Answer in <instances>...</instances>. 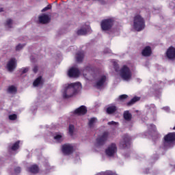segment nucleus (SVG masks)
<instances>
[{"label":"nucleus","mask_w":175,"mask_h":175,"mask_svg":"<svg viewBox=\"0 0 175 175\" xmlns=\"http://www.w3.org/2000/svg\"><path fill=\"white\" fill-rule=\"evenodd\" d=\"M83 58H84V53L83 52H79L76 55V59L77 62H82Z\"/></svg>","instance_id":"4be33fe9"},{"label":"nucleus","mask_w":175,"mask_h":175,"mask_svg":"<svg viewBox=\"0 0 175 175\" xmlns=\"http://www.w3.org/2000/svg\"><path fill=\"white\" fill-rule=\"evenodd\" d=\"M25 46V44H19L16 46V51H20V50H23V49H24Z\"/></svg>","instance_id":"2f4dec72"},{"label":"nucleus","mask_w":175,"mask_h":175,"mask_svg":"<svg viewBox=\"0 0 175 175\" xmlns=\"http://www.w3.org/2000/svg\"><path fill=\"white\" fill-rule=\"evenodd\" d=\"M29 69L28 68H24L21 70V74L24 75V73H27Z\"/></svg>","instance_id":"e433bc0d"},{"label":"nucleus","mask_w":175,"mask_h":175,"mask_svg":"<svg viewBox=\"0 0 175 175\" xmlns=\"http://www.w3.org/2000/svg\"><path fill=\"white\" fill-rule=\"evenodd\" d=\"M148 128L150 131H153V132H157V126H155V125H154V124H149L148 126Z\"/></svg>","instance_id":"7c9ffc66"},{"label":"nucleus","mask_w":175,"mask_h":175,"mask_svg":"<svg viewBox=\"0 0 175 175\" xmlns=\"http://www.w3.org/2000/svg\"><path fill=\"white\" fill-rule=\"evenodd\" d=\"M148 111L150 113H152V114H155V112L157 111V108L155 107V105L152 104L150 106L148 107Z\"/></svg>","instance_id":"a878e982"},{"label":"nucleus","mask_w":175,"mask_h":175,"mask_svg":"<svg viewBox=\"0 0 175 175\" xmlns=\"http://www.w3.org/2000/svg\"><path fill=\"white\" fill-rule=\"evenodd\" d=\"M105 54H110L111 53V51L109 49H107L104 51Z\"/></svg>","instance_id":"58836bf2"},{"label":"nucleus","mask_w":175,"mask_h":175,"mask_svg":"<svg viewBox=\"0 0 175 175\" xmlns=\"http://www.w3.org/2000/svg\"><path fill=\"white\" fill-rule=\"evenodd\" d=\"M162 110H164L166 113H169V111H170V108L169 107H164L162 108Z\"/></svg>","instance_id":"4c0bfd02"},{"label":"nucleus","mask_w":175,"mask_h":175,"mask_svg":"<svg viewBox=\"0 0 175 175\" xmlns=\"http://www.w3.org/2000/svg\"><path fill=\"white\" fill-rule=\"evenodd\" d=\"M164 146L165 148H170L174 145L175 133H170L164 137Z\"/></svg>","instance_id":"423d86ee"},{"label":"nucleus","mask_w":175,"mask_h":175,"mask_svg":"<svg viewBox=\"0 0 175 175\" xmlns=\"http://www.w3.org/2000/svg\"><path fill=\"white\" fill-rule=\"evenodd\" d=\"M3 12V8H0V12Z\"/></svg>","instance_id":"c03bdc74"},{"label":"nucleus","mask_w":175,"mask_h":175,"mask_svg":"<svg viewBox=\"0 0 175 175\" xmlns=\"http://www.w3.org/2000/svg\"><path fill=\"white\" fill-rule=\"evenodd\" d=\"M33 85V87H40V85H43V78L42 76L38 77L34 80Z\"/></svg>","instance_id":"6ab92c4d"},{"label":"nucleus","mask_w":175,"mask_h":175,"mask_svg":"<svg viewBox=\"0 0 175 175\" xmlns=\"http://www.w3.org/2000/svg\"><path fill=\"white\" fill-rule=\"evenodd\" d=\"M4 25L7 28H12L13 27V20L10 18L7 19L4 23Z\"/></svg>","instance_id":"b1692460"},{"label":"nucleus","mask_w":175,"mask_h":175,"mask_svg":"<svg viewBox=\"0 0 175 175\" xmlns=\"http://www.w3.org/2000/svg\"><path fill=\"white\" fill-rule=\"evenodd\" d=\"M33 71L34 72V73H36V72H38V66H34Z\"/></svg>","instance_id":"79ce46f5"},{"label":"nucleus","mask_w":175,"mask_h":175,"mask_svg":"<svg viewBox=\"0 0 175 175\" xmlns=\"http://www.w3.org/2000/svg\"><path fill=\"white\" fill-rule=\"evenodd\" d=\"M166 55L169 59H175V48L170 46L167 50Z\"/></svg>","instance_id":"f3484780"},{"label":"nucleus","mask_w":175,"mask_h":175,"mask_svg":"<svg viewBox=\"0 0 175 175\" xmlns=\"http://www.w3.org/2000/svg\"><path fill=\"white\" fill-rule=\"evenodd\" d=\"M133 29L137 31V32H140V31H143L144 28H146V20L140 14H136L133 17Z\"/></svg>","instance_id":"20e7f679"},{"label":"nucleus","mask_w":175,"mask_h":175,"mask_svg":"<svg viewBox=\"0 0 175 175\" xmlns=\"http://www.w3.org/2000/svg\"><path fill=\"white\" fill-rule=\"evenodd\" d=\"M39 22L41 24H47L50 23V16L46 14H42L38 17Z\"/></svg>","instance_id":"dca6fc26"},{"label":"nucleus","mask_w":175,"mask_h":175,"mask_svg":"<svg viewBox=\"0 0 175 175\" xmlns=\"http://www.w3.org/2000/svg\"><path fill=\"white\" fill-rule=\"evenodd\" d=\"M138 100H140V98L135 96V97L133 98L131 100V101L127 103V105H128L129 106H131V105H133L134 103H136V102H137Z\"/></svg>","instance_id":"c85d7f7f"},{"label":"nucleus","mask_w":175,"mask_h":175,"mask_svg":"<svg viewBox=\"0 0 175 175\" xmlns=\"http://www.w3.org/2000/svg\"><path fill=\"white\" fill-rule=\"evenodd\" d=\"M21 142V141H17L12 145V146L11 147L12 151H16V150H18V148H20Z\"/></svg>","instance_id":"bb28decb"},{"label":"nucleus","mask_w":175,"mask_h":175,"mask_svg":"<svg viewBox=\"0 0 175 175\" xmlns=\"http://www.w3.org/2000/svg\"><path fill=\"white\" fill-rule=\"evenodd\" d=\"M109 137V133L105 132L101 135H99L96 139V146H103L106 140Z\"/></svg>","instance_id":"1a4fd4ad"},{"label":"nucleus","mask_w":175,"mask_h":175,"mask_svg":"<svg viewBox=\"0 0 175 175\" xmlns=\"http://www.w3.org/2000/svg\"><path fill=\"white\" fill-rule=\"evenodd\" d=\"M62 151L64 155H70L73 152V145L70 144H64L62 146Z\"/></svg>","instance_id":"9d476101"},{"label":"nucleus","mask_w":175,"mask_h":175,"mask_svg":"<svg viewBox=\"0 0 175 175\" xmlns=\"http://www.w3.org/2000/svg\"><path fill=\"white\" fill-rule=\"evenodd\" d=\"M87 113V107L85 106L82 105L78 109L74 111V114L76 116H84V114Z\"/></svg>","instance_id":"2eb2a0df"},{"label":"nucleus","mask_w":175,"mask_h":175,"mask_svg":"<svg viewBox=\"0 0 175 175\" xmlns=\"http://www.w3.org/2000/svg\"><path fill=\"white\" fill-rule=\"evenodd\" d=\"M37 109V107L36 106H34V107H31V111L33 113V111H35V110H36Z\"/></svg>","instance_id":"a19ab883"},{"label":"nucleus","mask_w":175,"mask_h":175,"mask_svg":"<svg viewBox=\"0 0 175 175\" xmlns=\"http://www.w3.org/2000/svg\"><path fill=\"white\" fill-rule=\"evenodd\" d=\"M131 146V137L128 135H124L120 142V148H129Z\"/></svg>","instance_id":"6e6552de"},{"label":"nucleus","mask_w":175,"mask_h":175,"mask_svg":"<svg viewBox=\"0 0 175 175\" xmlns=\"http://www.w3.org/2000/svg\"><path fill=\"white\" fill-rule=\"evenodd\" d=\"M17 68V60L16 58H12L7 64V69L8 72H13Z\"/></svg>","instance_id":"9b49d317"},{"label":"nucleus","mask_w":175,"mask_h":175,"mask_svg":"<svg viewBox=\"0 0 175 175\" xmlns=\"http://www.w3.org/2000/svg\"><path fill=\"white\" fill-rule=\"evenodd\" d=\"M155 92H156V94L159 93V95H161V91L156 90Z\"/></svg>","instance_id":"37998d69"},{"label":"nucleus","mask_w":175,"mask_h":175,"mask_svg":"<svg viewBox=\"0 0 175 175\" xmlns=\"http://www.w3.org/2000/svg\"><path fill=\"white\" fill-rule=\"evenodd\" d=\"M105 154L107 157H114L117 154V145L111 144L105 150Z\"/></svg>","instance_id":"0eeeda50"},{"label":"nucleus","mask_w":175,"mask_h":175,"mask_svg":"<svg viewBox=\"0 0 175 175\" xmlns=\"http://www.w3.org/2000/svg\"><path fill=\"white\" fill-rule=\"evenodd\" d=\"M113 25H114V18H113L104 19L100 23L101 29L104 32L110 31L113 28Z\"/></svg>","instance_id":"39448f33"},{"label":"nucleus","mask_w":175,"mask_h":175,"mask_svg":"<svg viewBox=\"0 0 175 175\" xmlns=\"http://www.w3.org/2000/svg\"><path fill=\"white\" fill-rule=\"evenodd\" d=\"M21 172V168L18 167L15 168V173H20Z\"/></svg>","instance_id":"ea45409f"},{"label":"nucleus","mask_w":175,"mask_h":175,"mask_svg":"<svg viewBox=\"0 0 175 175\" xmlns=\"http://www.w3.org/2000/svg\"><path fill=\"white\" fill-rule=\"evenodd\" d=\"M117 110H118V108L116 107V105H111L107 108V113L108 114H114V113H116Z\"/></svg>","instance_id":"aec40b11"},{"label":"nucleus","mask_w":175,"mask_h":175,"mask_svg":"<svg viewBox=\"0 0 175 175\" xmlns=\"http://www.w3.org/2000/svg\"><path fill=\"white\" fill-rule=\"evenodd\" d=\"M128 98V96L126 95V94H122V95H120L118 98V100H121L122 102L125 100V99H126Z\"/></svg>","instance_id":"f704fd0d"},{"label":"nucleus","mask_w":175,"mask_h":175,"mask_svg":"<svg viewBox=\"0 0 175 175\" xmlns=\"http://www.w3.org/2000/svg\"><path fill=\"white\" fill-rule=\"evenodd\" d=\"M83 73L86 80L94 81V85L96 88H103L107 83V77L105 74L99 71H94L90 66L86 67Z\"/></svg>","instance_id":"f257e3e1"},{"label":"nucleus","mask_w":175,"mask_h":175,"mask_svg":"<svg viewBox=\"0 0 175 175\" xmlns=\"http://www.w3.org/2000/svg\"><path fill=\"white\" fill-rule=\"evenodd\" d=\"M124 118L126 121H131L132 120V114L129 113V111H126L124 112Z\"/></svg>","instance_id":"5701e85b"},{"label":"nucleus","mask_w":175,"mask_h":175,"mask_svg":"<svg viewBox=\"0 0 175 175\" xmlns=\"http://www.w3.org/2000/svg\"><path fill=\"white\" fill-rule=\"evenodd\" d=\"M80 90H81V83L79 82L66 83L63 85L61 90L62 96L64 99H69L77 95Z\"/></svg>","instance_id":"f03ea898"},{"label":"nucleus","mask_w":175,"mask_h":175,"mask_svg":"<svg viewBox=\"0 0 175 175\" xmlns=\"http://www.w3.org/2000/svg\"><path fill=\"white\" fill-rule=\"evenodd\" d=\"M68 75L69 77H79L80 76V71L77 67H72L69 69Z\"/></svg>","instance_id":"f8f14e48"},{"label":"nucleus","mask_w":175,"mask_h":175,"mask_svg":"<svg viewBox=\"0 0 175 175\" xmlns=\"http://www.w3.org/2000/svg\"><path fill=\"white\" fill-rule=\"evenodd\" d=\"M73 132H75V126L70 124L69 133H70V136L73 135Z\"/></svg>","instance_id":"c756f323"},{"label":"nucleus","mask_w":175,"mask_h":175,"mask_svg":"<svg viewBox=\"0 0 175 175\" xmlns=\"http://www.w3.org/2000/svg\"><path fill=\"white\" fill-rule=\"evenodd\" d=\"M50 9H51V5H48L46 7L42 10V12H47V10H50Z\"/></svg>","instance_id":"c9c22d12"},{"label":"nucleus","mask_w":175,"mask_h":175,"mask_svg":"<svg viewBox=\"0 0 175 175\" xmlns=\"http://www.w3.org/2000/svg\"><path fill=\"white\" fill-rule=\"evenodd\" d=\"M9 94H16L17 92V88L14 85H11L8 89Z\"/></svg>","instance_id":"393cba45"},{"label":"nucleus","mask_w":175,"mask_h":175,"mask_svg":"<svg viewBox=\"0 0 175 175\" xmlns=\"http://www.w3.org/2000/svg\"><path fill=\"white\" fill-rule=\"evenodd\" d=\"M111 64L116 72H118V75L123 81H131L132 80V70L128 66L123 65L120 69L118 63L116 60H112Z\"/></svg>","instance_id":"7ed1b4c3"},{"label":"nucleus","mask_w":175,"mask_h":175,"mask_svg":"<svg viewBox=\"0 0 175 175\" xmlns=\"http://www.w3.org/2000/svg\"><path fill=\"white\" fill-rule=\"evenodd\" d=\"M29 172H31V173H38V172H39V167L38 165H32L29 168Z\"/></svg>","instance_id":"cd10ccee"},{"label":"nucleus","mask_w":175,"mask_h":175,"mask_svg":"<svg viewBox=\"0 0 175 175\" xmlns=\"http://www.w3.org/2000/svg\"><path fill=\"white\" fill-rule=\"evenodd\" d=\"M77 35H86V33H91V27L85 25L77 31Z\"/></svg>","instance_id":"ddd939ff"},{"label":"nucleus","mask_w":175,"mask_h":175,"mask_svg":"<svg viewBox=\"0 0 175 175\" xmlns=\"http://www.w3.org/2000/svg\"><path fill=\"white\" fill-rule=\"evenodd\" d=\"M138 80H139V83H140V81H142V79H138Z\"/></svg>","instance_id":"a18cd8bd"},{"label":"nucleus","mask_w":175,"mask_h":175,"mask_svg":"<svg viewBox=\"0 0 175 175\" xmlns=\"http://www.w3.org/2000/svg\"><path fill=\"white\" fill-rule=\"evenodd\" d=\"M98 124V119L96 118H92L89 119L88 126L89 128H94Z\"/></svg>","instance_id":"412c9836"},{"label":"nucleus","mask_w":175,"mask_h":175,"mask_svg":"<svg viewBox=\"0 0 175 175\" xmlns=\"http://www.w3.org/2000/svg\"><path fill=\"white\" fill-rule=\"evenodd\" d=\"M53 140L55 143H62V141L65 140V135L63 133H55L53 135Z\"/></svg>","instance_id":"4468645a"},{"label":"nucleus","mask_w":175,"mask_h":175,"mask_svg":"<svg viewBox=\"0 0 175 175\" xmlns=\"http://www.w3.org/2000/svg\"><path fill=\"white\" fill-rule=\"evenodd\" d=\"M142 54L144 57H150V55L152 54V49H151V46H145L142 51Z\"/></svg>","instance_id":"a211bd4d"},{"label":"nucleus","mask_w":175,"mask_h":175,"mask_svg":"<svg viewBox=\"0 0 175 175\" xmlns=\"http://www.w3.org/2000/svg\"><path fill=\"white\" fill-rule=\"evenodd\" d=\"M107 124L109 126H118V122H117L111 121L109 122Z\"/></svg>","instance_id":"72a5a7b5"},{"label":"nucleus","mask_w":175,"mask_h":175,"mask_svg":"<svg viewBox=\"0 0 175 175\" xmlns=\"http://www.w3.org/2000/svg\"><path fill=\"white\" fill-rule=\"evenodd\" d=\"M157 88H160V87H159V86H157Z\"/></svg>","instance_id":"49530a36"},{"label":"nucleus","mask_w":175,"mask_h":175,"mask_svg":"<svg viewBox=\"0 0 175 175\" xmlns=\"http://www.w3.org/2000/svg\"><path fill=\"white\" fill-rule=\"evenodd\" d=\"M9 120H10V121H15V120H17V115L16 114L10 115Z\"/></svg>","instance_id":"473e14b6"}]
</instances>
